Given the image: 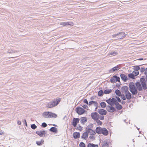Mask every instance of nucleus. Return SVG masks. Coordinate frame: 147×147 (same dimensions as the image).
<instances>
[{
	"mask_svg": "<svg viewBox=\"0 0 147 147\" xmlns=\"http://www.w3.org/2000/svg\"><path fill=\"white\" fill-rule=\"evenodd\" d=\"M129 90L133 95H136L138 93L137 90L139 91H142V88L141 84L140 82H137L135 83V85L134 84L131 82L129 84Z\"/></svg>",
	"mask_w": 147,
	"mask_h": 147,
	"instance_id": "obj_1",
	"label": "nucleus"
},
{
	"mask_svg": "<svg viewBox=\"0 0 147 147\" xmlns=\"http://www.w3.org/2000/svg\"><path fill=\"white\" fill-rule=\"evenodd\" d=\"M96 132L98 134H103L107 136L108 134L107 130L105 128H101L100 127H97L96 129Z\"/></svg>",
	"mask_w": 147,
	"mask_h": 147,
	"instance_id": "obj_2",
	"label": "nucleus"
},
{
	"mask_svg": "<svg viewBox=\"0 0 147 147\" xmlns=\"http://www.w3.org/2000/svg\"><path fill=\"white\" fill-rule=\"evenodd\" d=\"M61 99L60 98L56 99V100L51 101L48 103L47 106L48 108H51L56 106L60 102Z\"/></svg>",
	"mask_w": 147,
	"mask_h": 147,
	"instance_id": "obj_3",
	"label": "nucleus"
},
{
	"mask_svg": "<svg viewBox=\"0 0 147 147\" xmlns=\"http://www.w3.org/2000/svg\"><path fill=\"white\" fill-rule=\"evenodd\" d=\"M125 36V34L124 32H121L117 33V34L112 35L113 38L116 40L123 38Z\"/></svg>",
	"mask_w": 147,
	"mask_h": 147,
	"instance_id": "obj_4",
	"label": "nucleus"
},
{
	"mask_svg": "<svg viewBox=\"0 0 147 147\" xmlns=\"http://www.w3.org/2000/svg\"><path fill=\"white\" fill-rule=\"evenodd\" d=\"M106 101L108 104L111 105H113L114 104H115L117 101L115 98H110L106 100Z\"/></svg>",
	"mask_w": 147,
	"mask_h": 147,
	"instance_id": "obj_5",
	"label": "nucleus"
},
{
	"mask_svg": "<svg viewBox=\"0 0 147 147\" xmlns=\"http://www.w3.org/2000/svg\"><path fill=\"white\" fill-rule=\"evenodd\" d=\"M76 110V112L79 115L82 114L85 112V110L80 107H77Z\"/></svg>",
	"mask_w": 147,
	"mask_h": 147,
	"instance_id": "obj_6",
	"label": "nucleus"
},
{
	"mask_svg": "<svg viewBox=\"0 0 147 147\" xmlns=\"http://www.w3.org/2000/svg\"><path fill=\"white\" fill-rule=\"evenodd\" d=\"M106 109L108 111L111 113H113L115 110V109L114 107L110 105L107 106V107Z\"/></svg>",
	"mask_w": 147,
	"mask_h": 147,
	"instance_id": "obj_7",
	"label": "nucleus"
},
{
	"mask_svg": "<svg viewBox=\"0 0 147 147\" xmlns=\"http://www.w3.org/2000/svg\"><path fill=\"white\" fill-rule=\"evenodd\" d=\"M36 133L39 135L40 137L45 136V131H37L36 132Z\"/></svg>",
	"mask_w": 147,
	"mask_h": 147,
	"instance_id": "obj_8",
	"label": "nucleus"
},
{
	"mask_svg": "<svg viewBox=\"0 0 147 147\" xmlns=\"http://www.w3.org/2000/svg\"><path fill=\"white\" fill-rule=\"evenodd\" d=\"M98 114L97 112L92 113H91V116L92 118L95 120L98 119Z\"/></svg>",
	"mask_w": 147,
	"mask_h": 147,
	"instance_id": "obj_9",
	"label": "nucleus"
},
{
	"mask_svg": "<svg viewBox=\"0 0 147 147\" xmlns=\"http://www.w3.org/2000/svg\"><path fill=\"white\" fill-rule=\"evenodd\" d=\"M80 119L78 118H74L72 122V125L74 127H76L77 124L79 122Z\"/></svg>",
	"mask_w": 147,
	"mask_h": 147,
	"instance_id": "obj_10",
	"label": "nucleus"
},
{
	"mask_svg": "<svg viewBox=\"0 0 147 147\" xmlns=\"http://www.w3.org/2000/svg\"><path fill=\"white\" fill-rule=\"evenodd\" d=\"M86 131L88 134L89 133L90 134L92 135H94L96 134V133L94 131L92 130L90 128H86Z\"/></svg>",
	"mask_w": 147,
	"mask_h": 147,
	"instance_id": "obj_11",
	"label": "nucleus"
},
{
	"mask_svg": "<svg viewBox=\"0 0 147 147\" xmlns=\"http://www.w3.org/2000/svg\"><path fill=\"white\" fill-rule=\"evenodd\" d=\"M98 112L102 115H105L107 114V111L103 109H100L98 110Z\"/></svg>",
	"mask_w": 147,
	"mask_h": 147,
	"instance_id": "obj_12",
	"label": "nucleus"
},
{
	"mask_svg": "<svg viewBox=\"0 0 147 147\" xmlns=\"http://www.w3.org/2000/svg\"><path fill=\"white\" fill-rule=\"evenodd\" d=\"M119 69V67L118 66H115L112 68V69H110L109 70V72L110 73H113L114 72L117 71Z\"/></svg>",
	"mask_w": 147,
	"mask_h": 147,
	"instance_id": "obj_13",
	"label": "nucleus"
},
{
	"mask_svg": "<svg viewBox=\"0 0 147 147\" xmlns=\"http://www.w3.org/2000/svg\"><path fill=\"white\" fill-rule=\"evenodd\" d=\"M125 96L126 98L128 100H130L132 98L131 94L129 92H127L126 93H125Z\"/></svg>",
	"mask_w": 147,
	"mask_h": 147,
	"instance_id": "obj_14",
	"label": "nucleus"
},
{
	"mask_svg": "<svg viewBox=\"0 0 147 147\" xmlns=\"http://www.w3.org/2000/svg\"><path fill=\"white\" fill-rule=\"evenodd\" d=\"M121 89L122 92L124 93V94L126 93L127 92H129L128 91V87L127 86H123L121 88Z\"/></svg>",
	"mask_w": 147,
	"mask_h": 147,
	"instance_id": "obj_15",
	"label": "nucleus"
},
{
	"mask_svg": "<svg viewBox=\"0 0 147 147\" xmlns=\"http://www.w3.org/2000/svg\"><path fill=\"white\" fill-rule=\"evenodd\" d=\"M120 77L122 80L124 82H126L127 80V76L124 74H121L120 75Z\"/></svg>",
	"mask_w": 147,
	"mask_h": 147,
	"instance_id": "obj_16",
	"label": "nucleus"
},
{
	"mask_svg": "<svg viewBox=\"0 0 147 147\" xmlns=\"http://www.w3.org/2000/svg\"><path fill=\"white\" fill-rule=\"evenodd\" d=\"M88 136V134L86 131V132L83 134L82 135V138L86 140Z\"/></svg>",
	"mask_w": 147,
	"mask_h": 147,
	"instance_id": "obj_17",
	"label": "nucleus"
},
{
	"mask_svg": "<svg viewBox=\"0 0 147 147\" xmlns=\"http://www.w3.org/2000/svg\"><path fill=\"white\" fill-rule=\"evenodd\" d=\"M73 136L75 139L79 138L80 136V134L79 132H75L73 133Z\"/></svg>",
	"mask_w": 147,
	"mask_h": 147,
	"instance_id": "obj_18",
	"label": "nucleus"
},
{
	"mask_svg": "<svg viewBox=\"0 0 147 147\" xmlns=\"http://www.w3.org/2000/svg\"><path fill=\"white\" fill-rule=\"evenodd\" d=\"M50 112H47L44 113L42 114L43 117L46 118H49L50 116L49 115Z\"/></svg>",
	"mask_w": 147,
	"mask_h": 147,
	"instance_id": "obj_19",
	"label": "nucleus"
},
{
	"mask_svg": "<svg viewBox=\"0 0 147 147\" xmlns=\"http://www.w3.org/2000/svg\"><path fill=\"white\" fill-rule=\"evenodd\" d=\"M73 23L71 22H62L60 23V24L62 26H66L68 25H71Z\"/></svg>",
	"mask_w": 147,
	"mask_h": 147,
	"instance_id": "obj_20",
	"label": "nucleus"
},
{
	"mask_svg": "<svg viewBox=\"0 0 147 147\" xmlns=\"http://www.w3.org/2000/svg\"><path fill=\"white\" fill-rule=\"evenodd\" d=\"M116 108L118 110H120L122 108V106L117 102L115 104Z\"/></svg>",
	"mask_w": 147,
	"mask_h": 147,
	"instance_id": "obj_21",
	"label": "nucleus"
},
{
	"mask_svg": "<svg viewBox=\"0 0 147 147\" xmlns=\"http://www.w3.org/2000/svg\"><path fill=\"white\" fill-rule=\"evenodd\" d=\"M87 121V119L85 117H83L81 118V123L84 124Z\"/></svg>",
	"mask_w": 147,
	"mask_h": 147,
	"instance_id": "obj_22",
	"label": "nucleus"
},
{
	"mask_svg": "<svg viewBox=\"0 0 147 147\" xmlns=\"http://www.w3.org/2000/svg\"><path fill=\"white\" fill-rule=\"evenodd\" d=\"M142 88V89L146 90L147 89V86L146 82L140 83Z\"/></svg>",
	"mask_w": 147,
	"mask_h": 147,
	"instance_id": "obj_23",
	"label": "nucleus"
},
{
	"mask_svg": "<svg viewBox=\"0 0 147 147\" xmlns=\"http://www.w3.org/2000/svg\"><path fill=\"white\" fill-rule=\"evenodd\" d=\"M49 116H50L49 118H56L57 116V115L55 114L52 113L51 112H50V114Z\"/></svg>",
	"mask_w": 147,
	"mask_h": 147,
	"instance_id": "obj_24",
	"label": "nucleus"
},
{
	"mask_svg": "<svg viewBox=\"0 0 147 147\" xmlns=\"http://www.w3.org/2000/svg\"><path fill=\"white\" fill-rule=\"evenodd\" d=\"M49 131L56 133H57V129L55 127H53L50 129Z\"/></svg>",
	"mask_w": 147,
	"mask_h": 147,
	"instance_id": "obj_25",
	"label": "nucleus"
},
{
	"mask_svg": "<svg viewBox=\"0 0 147 147\" xmlns=\"http://www.w3.org/2000/svg\"><path fill=\"white\" fill-rule=\"evenodd\" d=\"M98 145H95L93 144L89 143L87 145V147H98Z\"/></svg>",
	"mask_w": 147,
	"mask_h": 147,
	"instance_id": "obj_26",
	"label": "nucleus"
},
{
	"mask_svg": "<svg viewBox=\"0 0 147 147\" xmlns=\"http://www.w3.org/2000/svg\"><path fill=\"white\" fill-rule=\"evenodd\" d=\"M19 52V51H17L15 50H11L8 51H7V53H17Z\"/></svg>",
	"mask_w": 147,
	"mask_h": 147,
	"instance_id": "obj_27",
	"label": "nucleus"
},
{
	"mask_svg": "<svg viewBox=\"0 0 147 147\" xmlns=\"http://www.w3.org/2000/svg\"><path fill=\"white\" fill-rule=\"evenodd\" d=\"M117 54V53L115 51H112L111 52L109 53L108 55H111L112 56H115Z\"/></svg>",
	"mask_w": 147,
	"mask_h": 147,
	"instance_id": "obj_28",
	"label": "nucleus"
},
{
	"mask_svg": "<svg viewBox=\"0 0 147 147\" xmlns=\"http://www.w3.org/2000/svg\"><path fill=\"white\" fill-rule=\"evenodd\" d=\"M43 142L44 140H41L40 141H36V143L38 145L40 146L43 144Z\"/></svg>",
	"mask_w": 147,
	"mask_h": 147,
	"instance_id": "obj_29",
	"label": "nucleus"
},
{
	"mask_svg": "<svg viewBox=\"0 0 147 147\" xmlns=\"http://www.w3.org/2000/svg\"><path fill=\"white\" fill-rule=\"evenodd\" d=\"M115 92L116 94L117 95L119 96H121V93L120 91L118 89L116 90Z\"/></svg>",
	"mask_w": 147,
	"mask_h": 147,
	"instance_id": "obj_30",
	"label": "nucleus"
},
{
	"mask_svg": "<svg viewBox=\"0 0 147 147\" xmlns=\"http://www.w3.org/2000/svg\"><path fill=\"white\" fill-rule=\"evenodd\" d=\"M112 92V90L111 89L106 90H104V93L105 94H109Z\"/></svg>",
	"mask_w": 147,
	"mask_h": 147,
	"instance_id": "obj_31",
	"label": "nucleus"
},
{
	"mask_svg": "<svg viewBox=\"0 0 147 147\" xmlns=\"http://www.w3.org/2000/svg\"><path fill=\"white\" fill-rule=\"evenodd\" d=\"M100 105L101 107L103 108H105L106 106L105 103L104 102H101Z\"/></svg>",
	"mask_w": 147,
	"mask_h": 147,
	"instance_id": "obj_32",
	"label": "nucleus"
},
{
	"mask_svg": "<svg viewBox=\"0 0 147 147\" xmlns=\"http://www.w3.org/2000/svg\"><path fill=\"white\" fill-rule=\"evenodd\" d=\"M108 146L109 144L108 142L104 141L103 142L102 145L103 147H108Z\"/></svg>",
	"mask_w": 147,
	"mask_h": 147,
	"instance_id": "obj_33",
	"label": "nucleus"
},
{
	"mask_svg": "<svg viewBox=\"0 0 147 147\" xmlns=\"http://www.w3.org/2000/svg\"><path fill=\"white\" fill-rule=\"evenodd\" d=\"M128 77L129 78L132 79H134L135 77V76L134 75V74H133V73L129 74L128 75Z\"/></svg>",
	"mask_w": 147,
	"mask_h": 147,
	"instance_id": "obj_34",
	"label": "nucleus"
},
{
	"mask_svg": "<svg viewBox=\"0 0 147 147\" xmlns=\"http://www.w3.org/2000/svg\"><path fill=\"white\" fill-rule=\"evenodd\" d=\"M103 92L102 90L99 91L98 92V95L99 96H102L103 95Z\"/></svg>",
	"mask_w": 147,
	"mask_h": 147,
	"instance_id": "obj_35",
	"label": "nucleus"
},
{
	"mask_svg": "<svg viewBox=\"0 0 147 147\" xmlns=\"http://www.w3.org/2000/svg\"><path fill=\"white\" fill-rule=\"evenodd\" d=\"M110 81L112 83L116 82L115 77H114V76H113V77L110 79Z\"/></svg>",
	"mask_w": 147,
	"mask_h": 147,
	"instance_id": "obj_36",
	"label": "nucleus"
},
{
	"mask_svg": "<svg viewBox=\"0 0 147 147\" xmlns=\"http://www.w3.org/2000/svg\"><path fill=\"white\" fill-rule=\"evenodd\" d=\"M133 69L135 71H138L140 69V67L139 66H135L134 67Z\"/></svg>",
	"mask_w": 147,
	"mask_h": 147,
	"instance_id": "obj_37",
	"label": "nucleus"
},
{
	"mask_svg": "<svg viewBox=\"0 0 147 147\" xmlns=\"http://www.w3.org/2000/svg\"><path fill=\"white\" fill-rule=\"evenodd\" d=\"M140 83L146 82V81L145 78H142L140 79Z\"/></svg>",
	"mask_w": 147,
	"mask_h": 147,
	"instance_id": "obj_38",
	"label": "nucleus"
},
{
	"mask_svg": "<svg viewBox=\"0 0 147 147\" xmlns=\"http://www.w3.org/2000/svg\"><path fill=\"white\" fill-rule=\"evenodd\" d=\"M79 146L80 147H86V145L84 143L81 142Z\"/></svg>",
	"mask_w": 147,
	"mask_h": 147,
	"instance_id": "obj_39",
	"label": "nucleus"
},
{
	"mask_svg": "<svg viewBox=\"0 0 147 147\" xmlns=\"http://www.w3.org/2000/svg\"><path fill=\"white\" fill-rule=\"evenodd\" d=\"M99 119L101 120H103L104 119V116H101L99 115L98 116V119Z\"/></svg>",
	"mask_w": 147,
	"mask_h": 147,
	"instance_id": "obj_40",
	"label": "nucleus"
},
{
	"mask_svg": "<svg viewBox=\"0 0 147 147\" xmlns=\"http://www.w3.org/2000/svg\"><path fill=\"white\" fill-rule=\"evenodd\" d=\"M31 127L33 129H35L37 127V126L35 124H32L31 125Z\"/></svg>",
	"mask_w": 147,
	"mask_h": 147,
	"instance_id": "obj_41",
	"label": "nucleus"
},
{
	"mask_svg": "<svg viewBox=\"0 0 147 147\" xmlns=\"http://www.w3.org/2000/svg\"><path fill=\"white\" fill-rule=\"evenodd\" d=\"M121 96V98L123 100H125L126 99V96H125L124 94H121V96Z\"/></svg>",
	"mask_w": 147,
	"mask_h": 147,
	"instance_id": "obj_42",
	"label": "nucleus"
},
{
	"mask_svg": "<svg viewBox=\"0 0 147 147\" xmlns=\"http://www.w3.org/2000/svg\"><path fill=\"white\" fill-rule=\"evenodd\" d=\"M114 77H115V80L116 82H119L120 80V78L119 77H117L116 76H114Z\"/></svg>",
	"mask_w": 147,
	"mask_h": 147,
	"instance_id": "obj_43",
	"label": "nucleus"
},
{
	"mask_svg": "<svg viewBox=\"0 0 147 147\" xmlns=\"http://www.w3.org/2000/svg\"><path fill=\"white\" fill-rule=\"evenodd\" d=\"M132 73L134 74V75L135 76H136L138 75L139 74V72L137 71H133Z\"/></svg>",
	"mask_w": 147,
	"mask_h": 147,
	"instance_id": "obj_44",
	"label": "nucleus"
},
{
	"mask_svg": "<svg viewBox=\"0 0 147 147\" xmlns=\"http://www.w3.org/2000/svg\"><path fill=\"white\" fill-rule=\"evenodd\" d=\"M96 121L98 125H101L102 124V122L100 120H98V119Z\"/></svg>",
	"mask_w": 147,
	"mask_h": 147,
	"instance_id": "obj_45",
	"label": "nucleus"
},
{
	"mask_svg": "<svg viewBox=\"0 0 147 147\" xmlns=\"http://www.w3.org/2000/svg\"><path fill=\"white\" fill-rule=\"evenodd\" d=\"M93 104H94V106L95 107H96V109H97V106H98V103L96 101H94L93 102Z\"/></svg>",
	"mask_w": 147,
	"mask_h": 147,
	"instance_id": "obj_46",
	"label": "nucleus"
},
{
	"mask_svg": "<svg viewBox=\"0 0 147 147\" xmlns=\"http://www.w3.org/2000/svg\"><path fill=\"white\" fill-rule=\"evenodd\" d=\"M42 125L43 127H47V125L44 122L42 123Z\"/></svg>",
	"mask_w": 147,
	"mask_h": 147,
	"instance_id": "obj_47",
	"label": "nucleus"
},
{
	"mask_svg": "<svg viewBox=\"0 0 147 147\" xmlns=\"http://www.w3.org/2000/svg\"><path fill=\"white\" fill-rule=\"evenodd\" d=\"M146 71L145 70V69L144 68L142 67L140 69V71L142 72H143L144 71L145 72Z\"/></svg>",
	"mask_w": 147,
	"mask_h": 147,
	"instance_id": "obj_48",
	"label": "nucleus"
},
{
	"mask_svg": "<svg viewBox=\"0 0 147 147\" xmlns=\"http://www.w3.org/2000/svg\"><path fill=\"white\" fill-rule=\"evenodd\" d=\"M94 101H90L89 102V103L88 104L89 105V106H90L91 105H92V104H93V103Z\"/></svg>",
	"mask_w": 147,
	"mask_h": 147,
	"instance_id": "obj_49",
	"label": "nucleus"
},
{
	"mask_svg": "<svg viewBox=\"0 0 147 147\" xmlns=\"http://www.w3.org/2000/svg\"><path fill=\"white\" fill-rule=\"evenodd\" d=\"M117 101L119 102H121V100L119 97L116 96Z\"/></svg>",
	"mask_w": 147,
	"mask_h": 147,
	"instance_id": "obj_50",
	"label": "nucleus"
},
{
	"mask_svg": "<svg viewBox=\"0 0 147 147\" xmlns=\"http://www.w3.org/2000/svg\"><path fill=\"white\" fill-rule=\"evenodd\" d=\"M82 107L85 109H87L88 108L87 105H83V106H82Z\"/></svg>",
	"mask_w": 147,
	"mask_h": 147,
	"instance_id": "obj_51",
	"label": "nucleus"
},
{
	"mask_svg": "<svg viewBox=\"0 0 147 147\" xmlns=\"http://www.w3.org/2000/svg\"><path fill=\"white\" fill-rule=\"evenodd\" d=\"M84 102L85 103H86L87 105L88 104V101L86 99L84 100Z\"/></svg>",
	"mask_w": 147,
	"mask_h": 147,
	"instance_id": "obj_52",
	"label": "nucleus"
},
{
	"mask_svg": "<svg viewBox=\"0 0 147 147\" xmlns=\"http://www.w3.org/2000/svg\"><path fill=\"white\" fill-rule=\"evenodd\" d=\"M19 56H20V55H14L13 56L11 57H18Z\"/></svg>",
	"mask_w": 147,
	"mask_h": 147,
	"instance_id": "obj_53",
	"label": "nucleus"
},
{
	"mask_svg": "<svg viewBox=\"0 0 147 147\" xmlns=\"http://www.w3.org/2000/svg\"><path fill=\"white\" fill-rule=\"evenodd\" d=\"M144 74L146 75V82H147V72L145 71V72H144Z\"/></svg>",
	"mask_w": 147,
	"mask_h": 147,
	"instance_id": "obj_54",
	"label": "nucleus"
},
{
	"mask_svg": "<svg viewBox=\"0 0 147 147\" xmlns=\"http://www.w3.org/2000/svg\"><path fill=\"white\" fill-rule=\"evenodd\" d=\"M77 128H78V129H79V130H80V131H81L82 130V129L81 127L80 126H79V127H78Z\"/></svg>",
	"mask_w": 147,
	"mask_h": 147,
	"instance_id": "obj_55",
	"label": "nucleus"
},
{
	"mask_svg": "<svg viewBox=\"0 0 147 147\" xmlns=\"http://www.w3.org/2000/svg\"><path fill=\"white\" fill-rule=\"evenodd\" d=\"M17 123L18 125H20L21 124V122L20 121H17Z\"/></svg>",
	"mask_w": 147,
	"mask_h": 147,
	"instance_id": "obj_56",
	"label": "nucleus"
},
{
	"mask_svg": "<svg viewBox=\"0 0 147 147\" xmlns=\"http://www.w3.org/2000/svg\"><path fill=\"white\" fill-rule=\"evenodd\" d=\"M24 123L25 124L26 126H27V122H26V121L25 119L24 120Z\"/></svg>",
	"mask_w": 147,
	"mask_h": 147,
	"instance_id": "obj_57",
	"label": "nucleus"
},
{
	"mask_svg": "<svg viewBox=\"0 0 147 147\" xmlns=\"http://www.w3.org/2000/svg\"><path fill=\"white\" fill-rule=\"evenodd\" d=\"M121 103L122 104H125V102L124 101H122V102H121Z\"/></svg>",
	"mask_w": 147,
	"mask_h": 147,
	"instance_id": "obj_58",
	"label": "nucleus"
},
{
	"mask_svg": "<svg viewBox=\"0 0 147 147\" xmlns=\"http://www.w3.org/2000/svg\"><path fill=\"white\" fill-rule=\"evenodd\" d=\"M89 137L91 139H93V138H94V137L92 136H92H90Z\"/></svg>",
	"mask_w": 147,
	"mask_h": 147,
	"instance_id": "obj_59",
	"label": "nucleus"
},
{
	"mask_svg": "<svg viewBox=\"0 0 147 147\" xmlns=\"http://www.w3.org/2000/svg\"><path fill=\"white\" fill-rule=\"evenodd\" d=\"M4 134V133L3 132L0 133V135H3Z\"/></svg>",
	"mask_w": 147,
	"mask_h": 147,
	"instance_id": "obj_60",
	"label": "nucleus"
},
{
	"mask_svg": "<svg viewBox=\"0 0 147 147\" xmlns=\"http://www.w3.org/2000/svg\"><path fill=\"white\" fill-rule=\"evenodd\" d=\"M54 126H55V127H57V125H55V124H53V125Z\"/></svg>",
	"mask_w": 147,
	"mask_h": 147,
	"instance_id": "obj_61",
	"label": "nucleus"
},
{
	"mask_svg": "<svg viewBox=\"0 0 147 147\" xmlns=\"http://www.w3.org/2000/svg\"><path fill=\"white\" fill-rule=\"evenodd\" d=\"M143 59L142 58H140V59H139L138 60H143Z\"/></svg>",
	"mask_w": 147,
	"mask_h": 147,
	"instance_id": "obj_62",
	"label": "nucleus"
},
{
	"mask_svg": "<svg viewBox=\"0 0 147 147\" xmlns=\"http://www.w3.org/2000/svg\"><path fill=\"white\" fill-rule=\"evenodd\" d=\"M146 71L147 72V67L145 69Z\"/></svg>",
	"mask_w": 147,
	"mask_h": 147,
	"instance_id": "obj_63",
	"label": "nucleus"
},
{
	"mask_svg": "<svg viewBox=\"0 0 147 147\" xmlns=\"http://www.w3.org/2000/svg\"><path fill=\"white\" fill-rule=\"evenodd\" d=\"M0 144H1L0 143Z\"/></svg>",
	"mask_w": 147,
	"mask_h": 147,
	"instance_id": "obj_64",
	"label": "nucleus"
}]
</instances>
